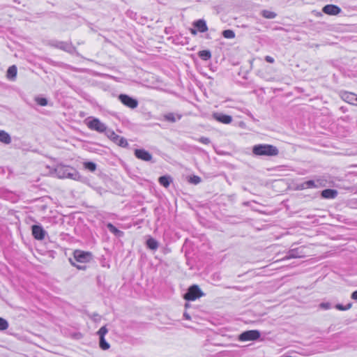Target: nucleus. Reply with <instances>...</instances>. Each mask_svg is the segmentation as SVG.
I'll use <instances>...</instances> for the list:
<instances>
[{
  "mask_svg": "<svg viewBox=\"0 0 357 357\" xmlns=\"http://www.w3.org/2000/svg\"><path fill=\"white\" fill-rule=\"evenodd\" d=\"M252 153L258 156H275L279 153L278 148L271 144H257L253 146Z\"/></svg>",
  "mask_w": 357,
  "mask_h": 357,
  "instance_id": "nucleus-1",
  "label": "nucleus"
},
{
  "mask_svg": "<svg viewBox=\"0 0 357 357\" xmlns=\"http://www.w3.org/2000/svg\"><path fill=\"white\" fill-rule=\"evenodd\" d=\"M55 173L60 178H68L73 180H79L81 177L76 169L69 166L58 165L55 168Z\"/></svg>",
  "mask_w": 357,
  "mask_h": 357,
  "instance_id": "nucleus-2",
  "label": "nucleus"
},
{
  "mask_svg": "<svg viewBox=\"0 0 357 357\" xmlns=\"http://www.w3.org/2000/svg\"><path fill=\"white\" fill-rule=\"evenodd\" d=\"M204 295V294L201 291L199 287L197 285L194 284L191 286L188 289L187 293L185 294L184 298L187 301H195Z\"/></svg>",
  "mask_w": 357,
  "mask_h": 357,
  "instance_id": "nucleus-3",
  "label": "nucleus"
},
{
  "mask_svg": "<svg viewBox=\"0 0 357 357\" xmlns=\"http://www.w3.org/2000/svg\"><path fill=\"white\" fill-rule=\"evenodd\" d=\"M305 248L304 246L290 249L288 251L287 255L285 257H284L281 260L284 261L290 259L304 257L305 256Z\"/></svg>",
  "mask_w": 357,
  "mask_h": 357,
  "instance_id": "nucleus-4",
  "label": "nucleus"
},
{
  "mask_svg": "<svg viewBox=\"0 0 357 357\" xmlns=\"http://www.w3.org/2000/svg\"><path fill=\"white\" fill-rule=\"evenodd\" d=\"M87 126L91 129L99 132H104L107 134V126L102 123L98 119L93 118L91 120L89 121L87 123Z\"/></svg>",
  "mask_w": 357,
  "mask_h": 357,
  "instance_id": "nucleus-5",
  "label": "nucleus"
},
{
  "mask_svg": "<svg viewBox=\"0 0 357 357\" xmlns=\"http://www.w3.org/2000/svg\"><path fill=\"white\" fill-rule=\"evenodd\" d=\"M75 261L79 263H86L92 259V255L89 252H84L82 250H75L73 252Z\"/></svg>",
  "mask_w": 357,
  "mask_h": 357,
  "instance_id": "nucleus-6",
  "label": "nucleus"
},
{
  "mask_svg": "<svg viewBox=\"0 0 357 357\" xmlns=\"http://www.w3.org/2000/svg\"><path fill=\"white\" fill-rule=\"evenodd\" d=\"M106 135L113 142L121 147H126L128 145L126 139L116 135L112 130H108Z\"/></svg>",
  "mask_w": 357,
  "mask_h": 357,
  "instance_id": "nucleus-7",
  "label": "nucleus"
},
{
  "mask_svg": "<svg viewBox=\"0 0 357 357\" xmlns=\"http://www.w3.org/2000/svg\"><path fill=\"white\" fill-rule=\"evenodd\" d=\"M260 337V333L257 330L247 331L242 333L239 335V340L241 341H251L256 340Z\"/></svg>",
  "mask_w": 357,
  "mask_h": 357,
  "instance_id": "nucleus-8",
  "label": "nucleus"
},
{
  "mask_svg": "<svg viewBox=\"0 0 357 357\" xmlns=\"http://www.w3.org/2000/svg\"><path fill=\"white\" fill-rule=\"evenodd\" d=\"M108 333V330L106 326L101 327L99 331L97 332V334L99 335L100 341L99 346L102 350H107L109 348L110 345L108 342H106L105 339V335Z\"/></svg>",
  "mask_w": 357,
  "mask_h": 357,
  "instance_id": "nucleus-9",
  "label": "nucleus"
},
{
  "mask_svg": "<svg viewBox=\"0 0 357 357\" xmlns=\"http://www.w3.org/2000/svg\"><path fill=\"white\" fill-rule=\"evenodd\" d=\"M119 99L124 105L131 109H135L138 105V101L136 99L132 98V97H130L126 94L119 95Z\"/></svg>",
  "mask_w": 357,
  "mask_h": 357,
  "instance_id": "nucleus-10",
  "label": "nucleus"
},
{
  "mask_svg": "<svg viewBox=\"0 0 357 357\" xmlns=\"http://www.w3.org/2000/svg\"><path fill=\"white\" fill-rule=\"evenodd\" d=\"M32 235L36 240L42 241L45 238L47 232L41 225H33L31 227Z\"/></svg>",
  "mask_w": 357,
  "mask_h": 357,
  "instance_id": "nucleus-11",
  "label": "nucleus"
},
{
  "mask_svg": "<svg viewBox=\"0 0 357 357\" xmlns=\"http://www.w3.org/2000/svg\"><path fill=\"white\" fill-rule=\"evenodd\" d=\"M135 155L144 161H150L152 159L151 154L144 149H135Z\"/></svg>",
  "mask_w": 357,
  "mask_h": 357,
  "instance_id": "nucleus-12",
  "label": "nucleus"
},
{
  "mask_svg": "<svg viewBox=\"0 0 357 357\" xmlns=\"http://www.w3.org/2000/svg\"><path fill=\"white\" fill-rule=\"evenodd\" d=\"M322 11L327 15H336L340 13L341 9L337 6L328 4L323 8Z\"/></svg>",
  "mask_w": 357,
  "mask_h": 357,
  "instance_id": "nucleus-13",
  "label": "nucleus"
},
{
  "mask_svg": "<svg viewBox=\"0 0 357 357\" xmlns=\"http://www.w3.org/2000/svg\"><path fill=\"white\" fill-rule=\"evenodd\" d=\"M343 100H344L346 102L353 104L357 105V95L349 91H344V93L341 95Z\"/></svg>",
  "mask_w": 357,
  "mask_h": 357,
  "instance_id": "nucleus-14",
  "label": "nucleus"
},
{
  "mask_svg": "<svg viewBox=\"0 0 357 357\" xmlns=\"http://www.w3.org/2000/svg\"><path fill=\"white\" fill-rule=\"evenodd\" d=\"M52 45L68 52H70L73 49L70 43L63 41H54L52 43Z\"/></svg>",
  "mask_w": 357,
  "mask_h": 357,
  "instance_id": "nucleus-15",
  "label": "nucleus"
},
{
  "mask_svg": "<svg viewBox=\"0 0 357 357\" xmlns=\"http://www.w3.org/2000/svg\"><path fill=\"white\" fill-rule=\"evenodd\" d=\"M213 117L215 120L226 124L230 123L232 121L231 116L220 113L213 114Z\"/></svg>",
  "mask_w": 357,
  "mask_h": 357,
  "instance_id": "nucleus-16",
  "label": "nucleus"
},
{
  "mask_svg": "<svg viewBox=\"0 0 357 357\" xmlns=\"http://www.w3.org/2000/svg\"><path fill=\"white\" fill-rule=\"evenodd\" d=\"M193 26L197 28L198 31L204 33L208 31V26L204 20H198L193 22Z\"/></svg>",
  "mask_w": 357,
  "mask_h": 357,
  "instance_id": "nucleus-17",
  "label": "nucleus"
},
{
  "mask_svg": "<svg viewBox=\"0 0 357 357\" xmlns=\"http://www.w3.org/2000/svg\"><path fill=\"white\" fill-rule=\"evenodd\" d=\"M337 196V191L333 189H326L321 192V197L325 199H334Z\"/></svg>",
  "mask_w": 357,
  "mask_h": 357,
  "instance_id": "nucleus-18",
  "label": "nucleus"
},
{
  "mask_svg": "<svg viewBox=\"0 0 357 357\" xmlns=\"http://www.w3.org/2000/svg\"><path fill=\"white\" fill-rule=\"evenodd\" d=\"M17 69L16 66H10L6 73V77L10 80H13L17 76Z\"/></svg>",
  "mask_w": 357,
  "mask_h": 357,
  "instance_id": "nucleus-19",
  "label": "nucleus"
},
{
  "mask_svg": "<svg viewBox=\"0 0 357 357\" xmlns=\"http://www.w3.org/2000/svg\"><path fill=\"white\" fill-rule=\"evenodd\" d=\"M0 142L5 144H10L11 137L7 132L4 130H0Z\"/></svg>",
  "mask_w": 357,
  "mask_h": 357,
  "instance_id": "nucleus-20",
  "label": "nucleus"
},
{
  "mask_svg": "<svg viewBox=\"0 0 357 357\" xmlns=\"http://www.w3.org/2000/svg\"><path fill=\"white\" fill-rule=\"evenodd\" d=\"M146 246L152 250H155L158 248V242L152 237H149L146 240Z\"/></svg>",
  "mask_w": 357,
  "mask_h": 357,
  "instance_id": "nucleus-21",
  "label": "nucleus"
},
{
  "mask_svg": "<svg viewBox=\"0 0 357 357\" xmlns=\"http://www.w3.org/2000/svg\"><path fill=\"white\" fill-rule=\"evenodd\" d=\"M158 181L161 185L164 186L165 188H167L172 182V178L167 175L162 176L159 178Z\"/></svg>",
  "mask_w": 357,
  "mask_h": 357,
  "instance_id": "nucleus-22",
  "label": "nucleus"
},
{
  "mask_svg": "<svg viewBox=\"0 0 357 357\" xmlns=\"http://www.w3.org/2000/svg\"><path fill=\"white\" fill-rule=\"evenodd\" d=\"M107 227L109 230V231H111L112 233H113L114 234H115L117 236H121L123 235V232L119 230L112 223H108L107 225Z\"/></svg>",
  "mask_w": 357,
  "mask_h": 357,
  "instance_id": "nucleus-23",
  "label": "nucleus"
},
{
  "mask_svg": "<svg viewBox=\"0 0 357 357\" xmlns=\"http://www.w3.org/2000/svg\"><path fill=\"white\" fill-rule=\"evenodd\" d=\"M261 15L266 19H273L277 16V14L274 12L268 10H263L261 12Z\"/></svg>",
  "mask_w": 357,
  "mask_h": 357,
  "instance_id": "nucleus-24",
  "label": "nucleus"
},
{
  "mask_svg": "<svg viewBox=\"0 0 357 357\" xmlns=\"http://www.w3.org/2000/svg\"><path fill=\"white\" fill-rule=\"evenodd\" d=\"M199 56L202 59L207 61L211 59V53L209 50H202L199 52Z\"/></svg>",
  "mask_w": 357,
  "mask_h": 357,
  "instance_id": "nucleus-25",
  "label": "nucleus"
},
{
  "mask_svg": "<svg viewBox=\"0 0 357 357\" xmlns=\"http://www.w3.org/2000/svg\"><path fill=\"white\" fill-rule=\"evenodd\" d=\"M35 101L40 106H46L48 104L47 99L44 97L36 96Z\"/></svg>",
  "mask_w": 357,
  "mask_h": 357,
  "instance_id": "nucleus-26",
  "label": "nucleus"
},
{
  "mask_svg": "<svg viewBox=\"0 0 357 357\" xmlns=\"http://www.w3.org/2000/svg\"><path fill=\"white\" fill-rule=\"evenodd\" d=\"M222 36L225 38L232 39L235 38V33L231 29H227L222 31Z\"/></svg>",
  "mask_w": 357,
  "mask_h": 357,
  "instance_id": "nucleus-27",
  "label": "nucleus"
},
{
  "mask_svg": "<svg viewBox=\"0 0 357 357\" xmlns=\"http://www.w3.org/2000/svg\"><path fill=\"white\" fill-rule=\"evenodd\" d=\"M84 167L91 172H94L96 169V165L93 162H84Z\"/></svg>",
  "mask_w": 357,
  "mask_h": 357,
  "instance_id": "nucleus-28",
  "label": "nucleus"
},
{
  "mask_svg": "<svg viewBox=\"0 0 357 357\" xmlns=\"http://www.w3.org/2000/svg\"><path fill=\"white\" fill-rule=\"evenodd\" d=\"M352 306V303H348L347 305H343L342 304H337L335 307L338 310H342V311H344V310H347L349 309H350Z\"/></svg>",
  "mask_w": 357,
  "mask_h": 357,
  "instance_id": "nucleus-29",
  "label": "nucleus"
},
{
  "mask_svg": "<svg viewBox=\"0 0 357 357\" xmlns=\"http://www.w3.org/2000/svg\"><path fill=\"white\" fill-rule=\"evenodd\" d=\"M8 328V321L6 319L0 317V330L4 331V330H6Z\"/></svg>",
  "mask_w": 357,
  "mask_h": 357,
  "instance_id": "nucleus-30",
  "label": "nucleus"
},
{
  "mask_svg": "<svg viewBox=\"0 0 357 357\" xmlns=\"http://www.w3.org/2000/svg\"><path fill=\"white\" fill-rule=\"evenodd\" d=\"M165 119L170 121V122H175L176 121V119L175 117V115L173 113H169L165 115Z\"/></svg>",
  "mask_w": 357,
  "mask_h": 357,
  "instance_id": "nucleus-31",
  "label": "nucleus"
},
{
  "mask_svg": "<svg viewBox=\"0 0 357 357\" xmlns=\"http://www.w3.org/2000/svg\"><path fill=\"white\" fill-rule=\"evenodd\" d=\"M190 181L192 183L198 184L201 182V178L198 176H193L192 177H190Z\"/></svg>",
  "mask_w": 357,
  "mask_h": 357,
  "instance_id": "nucleus-32",
  "label": "nucleus"
},
{
  "mask_svg": "<svg viewBox=\"0 0 357 357\" xmlns=\"http://www.w3.org/2000/svg\"><path fill=\"white\" fill-rule=\"evenodd\" d=\"M198 141L204 144H208L211 142L210 139L208 137H200L198 139Z\"/></svg>",
  "mask_w": 357,
  "mask_h": 357,
  "instance_id": "nucleus-33",
  "label": "nucleus"
},
{
  "mask_svg": "<svg viewBox=\"0 0 357 357\" xmlns=\"http://www.w3.org/2000/svg\"><path fill=\"white\" fill-rule=\"evenodd\" d=\"M319 307L324 310H328L331 307V305L330 303H321Z\"/></svg>",
  "mask_w": 357,
  "mask_h": 357,
  "instance_id": "nucleus-34",
  "label": "nucleus"
},
{
  "mask_svg": "<svg viewBox=\"0 0 357 357\" xmlns=\"http://www.w3.org/2000/svg\"><path fill=\"white\" fill-rule=\"evenodd\" d=\"M305 183H306V186H307V188L317 187V185L315 184L314 181L310 180V181H305Z\"/></svg>",
  "mask_w": 357,
  "mask_h": 357,
  "instance_id": "nucleus-35",
  "label": "nucleus"
},
{
  "mask_svg": "<svg viewBox=\"0 0 357 357\" xmlns=\"http://www.w3.org/2000/svg\"><path fill=\"white\" fill-rule=\"evenodd\" d=\"M70 261L71 263V264L73 266H75L77 268L79 269V270H84L86 266H79V265H77L73 260L70 259Z\"/></svg>",
  "mask_w": 357,
  "mask_h": 357,
  "instance_id": "nucleus-36",
  "label": "nucleus"
},
{
  "mask_svg": "<svg viewBox=\"0 0 357 357\" xmlns=\"http://www.w3.org/2000/svg\"><path fill=\"white\" fill-rule=\"evenodd\" d=\"M307 186H306V183L305 182H303V183H301L297 187V189H298V190H304V189H307Z\"/></svg>",
  "mask_w": 357,
  "mask_h": 357,
  "instance_id": "nucleus-37",
  "label": "nucleus"
},
{
  "mask_svg": "<svg viewBox=\"0 0 357 357\" xmlns=\"http://www.w3.org/2000/svg\"><path fill=\"white\" fill-rule=\"evenodd\" d=\"M265 60L268 62V63H273L274 62V59L270 56H266L265 57Z\"/></svg>",
  "mask_w": 357,
  "mask_h": 357,
  "instance_id": "nucleus-38",
  "label": "nucleus"
},
{
  "mask_svg": "<svg viewBox=\"0 0 357 357\" xmlns=\"http://www.w3.org/2000/svg\"><path fill=\"white\" fill-rule=\"evenodd\" d=\"M351 298L354 299V300H357V291H354L352 294H351Z\"/></svg>",
  "mask_w": 357,
  "mask_h": 357,
  "instance_id": "nucleus-39",
  "label": "nucleus"
},
{
  "mask_svg": "<svg viewBox=\"0 0 357 357\" xmlns=\"http://www.w3.org/2000/svg\"><path fill=\"white\" fill-rule=\"evenodd\" d=\"M183 317L185 319H188V320H190V316L189 315V314H188L187 312H184L183 314Z\"/></svg>",
  "mask_w": 357,
  "mask_h": 357,
  "instance_id": "nucleus-40",
  "label": "nucleus"
},
{
  "mask_svg": "<svg viewBox=\"0 0 357 357\" xmlns=\"http://www.w3.org/2000/svg\"><path fill=\"white\" fill-rule=\"evenodd\" d=\"M197 29H190V33L192 34V35H197Z\"/></svg>",
  "mask_w": 357,
  "mask_h": 357,
  "instance_id": "nucleus-41",
  "label": "nucleus"
},
{
  "mask_svg": "<svg viewBox=\"0 0 357 357\" xmlns=\"http://www.w3.org/2000/svg\"><path fill=\"white\" fill-rule=\"evenodd\" d=\"M99 317V315H98V314H96V313H94V314L92 315L91 318H92L95 321H96L98 320V319H96V317Z\"/></svg>",
  "mask_w": 357,
  "mask_h": 357,
  "instance_id": "nucleus-42",
  "label": "nucleus"
}]
</instances>
